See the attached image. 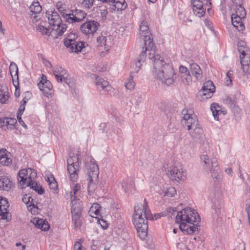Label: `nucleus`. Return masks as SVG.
<instances>
[{
  "mask_svg": "<svg viewBox=\"0 0 250 250\" xmlns=\"http://www.w3.org/2000/svg\"><path fill=\"white\" fill-rule=\"evenodd\" d=\"M147 55L148 58L152 60V72L156 79L167 85L172 84L176 79V75L172 65L167 62L160 55H155V51Z\"/></svg>",
  "mask_w": 250,
  "mask_h": 250,
  "instance_id": "obj_1",
  "label": "nucleus"
},
{
  "mask_svg": "<svg viewBox=\"0 0 250 250\" xmlns=\"http://www.w3.org/2000/svg\"><path fill=\"white\" fill-rule=\"evenodd\" d=\"M200 221V216L197 212L190 208H186L177 211L175 223L179 225L180 229L185 233H193L197 229V226L194 223H198Z\"/></svg>",
  "mask_w": 250,
  "mask_h": 250,
  "instance_id": "obj_2",
  "label": "nucleus"
},
{
  "mask_svg": "<svg viewBox=\"0 0 250 250\" xmlns=\"http://www.w3.org/2000/svg\"><path fill=\"white\" fill-rule=\"evenodd\" d=\"M150 215V210L146 199H144L143 204L135 206L133 223L137 229L138 236L142 240L145 239L147 235V220Z\"/></svg>",
  "mask_w": 250,
  "mask_h": 250,
  "instance_id": "obj_3",
  "label": "nucleus"
},
{
  "mask_svg": "<svg viewBox=\"0 0 250 250\" xmlns=\"http://www.w3.org/2000/svg\"><path fill=\"white\" fill-rule=\"evenodd\" d=\"M139 34L145 42V47L138 58L137 62L135 63L136 72H138L141 66L142 62H144L149 53L155 51L154 44L151 38L152 35L149 30L147 22L143 21L140 24Z\"/></svg>",
  "mask_w": 250,
  "mask_h": 250,
  "instance_id": "obj_4",
  "label": "nucleus"
},
{
  "mask_svg": "<svg viewBox=\"0 0 250 250\" xmlns=\"http://www.w3.org/2000/svg\"><path fill=\"white\" fill-rule=\"evenodd\" d=\"M182 114L183 115L182 124L184 127L188 130L191 138L196 141L202 138L204 131L195 114L191 110L187 109L183 110Z\"/></svg>",
  "mask_w": 250,
  "mask_h": 250,
  "instance_id": "obj_5",
  "label": "nucleus"
},
{
  "mask_svg": "<svg viewBox=\"0 0 250 250\" xmlns=\"http://www.w3.org/2000/svg\"><path fill=\"white\" fill-rule=\"evenodd\" d=\"M36 177L37 173L35 170L32 168L21 169L18 176L19 184L22 188L29 187L39 194H42L44 190L35 182Z\"/></svg>",
  "mask_w": 250,
  "mask_h": 250,
  "instance_id": "obj_6",
  "label": "nucleus"
},
{
  "mask_svg": "<svg viewBox=\"0 0 250 250\" xmlns=\"http://www.w3.org/2000/svg\"><path fill=\"white\" fill-rule=\"evenodd\" d=\"M179 73L182 83L186 85L191 84L192 82L200 81L203 77L202 70L196 63H191L189 69L184 65H180Z\"/></svg>",
  "mask_w": 250,
  "mask_h": 250,
  "instance_id": "obj_7",
  "label": "nucleus"
},
{
  "mask_svg": "<svg viewBox=\"0 0 250 250\" xmlns=\"http://www.w3.org/2000/svg\"><path fill=\"white\" fill-rule=\"evenodd\" d=\"M45 17L48 20V22L52 30L55 32L57 37L62 36L67 29V26L62 23L60 16L57 11L53 9L46 11Z\"/></svg>",
  "mask_w": 250,
  "mask_h": 250,
  "instance_id": "obj_8",
  "label": "nucleus"
},
{
  "mask_svg": "<svg viewBox=\"0 0 250 250\" xmlns=\"http://www.w3.org/2000/svg\"><path fill=\"white\" fill-rule=\"evenodd\" d=\"M89 162L86 164L88 168V191L90 195L93 193L97 188V183L99 175V168L95 164V160L92 158H89Z\"/></svg>",
  "mask_w": 250,
  "mask_h": 250,
  "instance_id": "obj_9",
  "label": "nucleus"
},
{
  "mask_svg": "<svg viewBox=\"0 0 250 250\" xmlns=\"http://www.w3.org/2000/svg\"><path fill=\"white\" fill-rule=\"evenodd\" d=\"M67 171L70 180L75 182L78 180L79 173V167L81 164L80 155L72 153L67 159Z\"/></svg>",
  "mask_w": 250,
  "mask_h": 250,
  "instance_id": "obj_10",
  "label": "nucleus"
},
{
  "mask_svg": "<svg viewBox=\"0 0 250 250\" xmlns=\"http://www.w3.org/2000/svg\"><path fill=\"white\" fill-rule=\"evenodd\" d=\"M77 36L74 33L69 34L65 39L64 45L69 48L72 52L78 53L83 51V49L87 45L85 42H76Z\"/></svg>",
  "mask_w": 250,
  "mask_h": 250,
  "instance_id": "obj_11",
  "label": "nucleus"
},
{
  "mask_svg": "<svg viewBox=\"0 0 250 250\" xmlns=\"http://www.w3.org/2000/svg\"><path fill=\"white\" fill-rule=\"evenodd\" d=\"M168 175L172 181L179 182L185 179L186 173L181 166H172L168 170Z\"/></svg>",
  "mask_w": 250,
  "mask_h": 250,
  "instance_id": "obj_12",
  "label": "nucleus"
},
{
  "mask_svg": "<svg viewBox=\"0 0 250 250\" xmlns=\"http://www.w3.org/2000/svg\"><path fill=\"white\" fill-rule=\"evenodd\" d=\"M38 85L43 94L47 98H51L54 93L53 86L50 81L46 80V77H42Z\"/></svg>",
  "mask_w": 250,
  "mask_h": 250,
  "instance_id": "obj_13",
  "label": "nucleus"
},
{
  "mask_svg": "<svg viewBox=\"0 0 250 250\" xmlns=\"http://www.w3.org/2000/svg\"><path fill=\"white\" fill-rule=\"evenodd\" d=\"M86 14L81 10L76 9L71 13L66 15V21L69 23L82 21L86 17Z\"/></svg>",
  "mask_w": 250,
  "mask_h": 250,
  "instance_id": "obj_14",
  "label": "nucleus"
},
{
  "mask_svg": "<svg viewBox=\"0 0 250 250\" xmlns=\"http://www.w3.org/2000/svg\"><path fill=\"white\" fill-rule=\"evenodd\" d=\"M99 26V23L98 22L90 21L82 24L80 26V30L83 34L86 35H93L98 30Z\"/></svg>",
  "mask_w": 250,
  "mask_h": 250,
  "instance_id": "obj_15",
  "label": "nucleus"
},
{
  "mask_svg": "<svg viewBox=\"0 0 250 250\" xmlns=\"http://www.w3.org/2000/svg\"><path fill=\"white\" fill-rule=\"evenodd\" d=\"M57 81L59 83H64L68 84L69 75L67 71L60 66H57L52 69Z\"/></svg>",
  "mask_w": 250,
  "mask_h": 250,
  "instance_id": "obj_16",
  "label": "nucleus"
},
{
  "mask_svg": "<svg viewBox=\"0 0 250 250\" xmlns=\"http://www.w3.org/2000/svg\"><path fill=\"white\" fill-rule=\"evenodd\" d=\"M215 90V86L211 81H208L204 83L200 93L203 96H206V98H210Z\"/></svg>",
  "mask_w": 250,
  "mask_h": 250,
  "instance_id": "obj_17",
  "label": "nucleus"
},
{
  "mask_svg": "<svg viewBox=\"0 0 250 250\" xmlns=\"http://www.w3.org/2000/svg\"><path fill=\"white\" fill-rule=\"evenodd\" d=\"M194 14L198 17H203L206 12V8L203 7L202 1L200 0H191Z\"/></svg>",
  "mask_w": 250,
  "mask_h": 250,
  "instance_id": "obj_18",
  "label": "nucleus"
},
{
  "mask_svg": "<svg viewBox=\"0 0 250 250\" xmlns=\"http://www.w3.org/2000/svg\"><path fill=\"white\" fill-rule=\"evenodd\" d=\"M95 84L97 86H100L107 94H110L113 89L109 83L100 77H97L95 79Z\"/></svg>",
  "mask_w": 250,
  "mask_h": 250,
  "instance_id": "obj_19",
  "label": "nucleus"
},
{
  "mask_svg": "<svg viewBox=\"0 0 250 250\" xmlns=\"http://www.w3.org/2000/svg\"><path fill=\"white\" fill-rule=\"evenodd\" d=\"M16 124H17V120L14 118L8 117L0 118V127L4 129L13 128Z\"/></svg>",
  "mask_w": 250,
  "mask_h": 250,
  "instance_id": "obj_20",
  "label": "nucleus"
},
{
  "mask_svg": "<svg viewBox=\"0 0 250 250\" xmlns=\"http://www.w3.org/2000/svg\"><path fill=\"white\" fill-rule=\"evenodd\" d=\"M240 59L241 69L244 75L248 76L250 74V55H247L244 57L241 56Z\"/></svg>",
  "mask_w": 250,
  "mask_h": 250,
  "instance_id": "obj_21",
  "label": "nucleus"
},
{
  "mask_svg": "<svg viewBox=\"0 0 250 250\" xmlns=\"http://www.w3.org/2000/svg\"><path fill=\"white\" fill-rule=\"evenodd\" d=\"M13 186L12 180L8 176H0V189L9 191Z\"/></svg>",
  "mask_w": 250,
  "mask_h": 250,
  "instance_id": "obj_22",
  "label": "nucleus"
},
{
  "mask_svg": "<svg viewBox=\"0 0 250 250\" xmlns=\"http://www.w3.org/2000/svg\"><path fill=\"white\" fill-rule=\"evenodd\" d=\"M32 222L36 228L41 229L42 230L46 231L49 229V225L45 220L35 217Z\"/></svg>",
  "mask_w": 250,
  "mask_h": 250,
  "instance_id": "obj_23",
  "label": "nucleus"
},
{
  "mask_svg": "<svg viewBox=\"0 0 250 250\" xmlns=\"http://www.w3.org/2000/svg\"><path fill=\"white\" fill-rule=\"evenodd\" d=\"M10 154L7 153L6 149L0 150V164L8 166L12 164V159L9 157Z\"/></svg>",
  "mask_w": 250,
  "mask_h": 250,
  "instance_id": "obj_24",
  "label": "nucleus"
},
{
  "mask_svg": "<svg viewBox=\"0 0 250 250\" xmlns=\"http://www.w3.org/2000/svg\"><path fill=\"white\" fill-rule=\"evenodd\" d=\"M71 213L72 214V221L76 228L80 226V211L79 210L77 209L73 206L71 208Z\"/></svg>",
  "mask_w": 250,
  "mask_h": 250,
  "instance_id": "obj_25",
  "label": "nucleus"
},
{
  "mask_svg": "<svg viewBox=\"0 0 250 250\" xmlns=\"http://www.w3.org/2000/svg\"><path fill=\"white\" fill-rule=\"evenodd\" d=\"M232 24L238 31H243L245 29V26L242 22L244 18L240 17H231Z\"/></svg>",
  "mask_w": 250,
  "mask_h": 250,
  "instance_id": "obj_26",
  "label": "nucleus"
},
{
  "mask_svg": "<svg viewBox=\"0 0 250 250\" xmlns=\"http://www.w3.org/2000/svg\"><path fill=\"white\" fill-rule=\"evenodd\" d=\"M246 12L245 8L242 6V4H239L236 5L235 9V12L232 13L231 17H240L241 18H245Z\"/></svg>",
  "mask_w": 250,
  "mask_h": 250,
  "instance_id": "obj_27",
  "label": "nucleus"
},
{
  "mask_svg": "<svg viewBox=\"0 0 250 250\" xmlns=\"http://www.w3.org/2000/svg\"><path fill=\"white\" fill-rule=\"evenodd\" d=\"M122 186L123 188H124L126 193H127L130 191H132L134 187V185L132 181L129 178H126L124 180L122 183Z\"/></svg>",
  "mask_w": 250,
  "mask_h": 250,
  "instance_id": "obj_28",
  "label": "nucleus"
},
{
  "mask_svg": "<svg viewBox=\"0 0 250 250\" xmlns=\"http://www.w3.org/2000/svg\"><path fill=\"white\" fill-rule=\"evenodd\" d=\"M238 50L240 53V57L246 56L247 55H250L248 53L247 48L246 47V43L243 41H239L237 43Z\"/></svg>",
  "mask_w": 250,
  "mask_h": 250,
  "instance_id": "obj_29",
  "label": "nucleus"
},
{
  "mask_svg": "<svg viewBox=\"0 0 250 250\" xmlns=\"http://www.w3.org/2000/svg\"><path fill=\"white\" fill-rule=\"evenodd\" d=\"M210 110L215 119L218 120V115L222 112L221 108L219 104L213 103L210 105Z\"/></svg>",
  "mask_w": 250,
  "mask_h": 250,
  "instance_id": "obj_30",
  "label": "nucleus"
},
{
  "mask_svg": "<svg viewBox=\"0 0 250 250\" xmlns=\"http://www.w3.org/2000/svg\"><path fill=\"white\" fill-rule=\"evenodd\" d=\"M81 189V186L79 184H76L73 188V190L70 192V196L71 198V203L73 205L74 203L77 199L78 191Z\"/></svg>",
  "mask_w": 250,
  "mask_h": 250,
  "instance_id": "obj_31",
  "label": "nucleus"
},
{
  "mask_svg": "<svg viewBox=\"0 0 250 250\" xmlns=\"http://www.w3.org/2000/svg\"><path fill=\"white\" fill-rule=\"evenodd\" d=\"M111 2L114 3L113 6L117 11L125 10L127 6L125 0H112Z\"/></svg>",
  "mask_w": 250,
  "mask_h": 250,
  "instance_id": "obj_32",
  "label": "nucleus"
},
{
  "mask_svg": "<svg viewBox=\"0 0 250 250\" xmlns=\"http://www.w3.org/2000/svg\"><path fill=\"white\" fill-rule=\"evenodd\" d=\"M101 208V207L100 204L94 203L90 208L89 213L93 217H94V215H99L100 213Z\"/></svg>",
  "mask_w": 250,
  "mask_h": 250,
  "instance_id": "obj_33",
  "label": "nucleus"
},
{
  "mask_svg": "<svg viewBox=\"0 0 250 250\" xmlns=\"http://www.w3.org/2000/svg\"><path fill=\"white\" fill-rule=\"evenodd\" d=\"M9 98V93L7 88L5 87L0 88V102L1 103H5Z\"/></svg>",
  "mask_w": 250,
  "mask_h": 250,
  "instance_id": "obj_34",
  "label": "nucleus"
},
{
  "mask_svg": "<svg viewBox=\"0 0 250 250\" xmlns=\"http://www.w3.org/2000/svg\"><path fill=\"white\" fill-rule=\"evenodd\" d=\"M56 6L58 11L66 20V15L69 14V13H67L66 5L61 1H59L56 3Z\"/></svg>",
  "mask_w": 250,
  "mask_h": 250,
  "instance_id": "obj_35",
  "label": "nucleus"
},
{
  "mask_svg": "<svg viewBox=\"0 0 250 250\" xmlns=\"http://www.w3.org/2000/svg\"><path fill=\"white\" fill-rule=\"evenodd\" d=\"M30 9L33 13L38 14L41 12L42 8L38 1H34L30 6Z\"/></svg>",
  "mask_w": 250,
  "mask_h": 250,
  "instance_id": "obj_36",
  "label": "nucleus"
},
{
  "mask_svg": "<svg viewBox=\"0 0 250 250\" xmlns=\"http://www.w3.org/2000/svg\"><path fill=\"white\" fill-rule=\"evenodd\" d=\"M9 205L6 206H1L0 205V219H7V215L8 214V209Z\"/></svg>",
  "mask_w": 250,
  "mask_h": 250,
  "instance_id": "obj_37",
  "label": "nucleus"
},
{
  "mask_svg": "<svg viewBox=\"0 0 250 250\" xmlns=\"http://www.w3.org/2000/svg\"><path fill=\"white\" fill-rule=\"evenodd\" d=\"M126 89L132 90L134 89L135 83L134 82L133 78L131 76L127 79V82L125 84Z\"/></svg>",
  "mask_w": 250,
  "mask_h": 250,
  "instance_id": "obj_38",
  "label": "nucleus"
},
{
  "mask_svg": "<svg viewBox=\"0 0 250 250\" xmlns=\"http://www.w3.org/2000/svg\"><path fill=\"white\" fill-rule=\"evenodd\" d=\"M120 132L121 130L119 129H115L109 133L108 137L109 139H112L113 140H118V135L120 133Z\"/></svg>",
  "mask_w": 250,
  "mask_h": 250,
  "instance_id": "obj_39",
  "label": "nucleus"
},
{
  "mask_svg": "<svg viewBox=\"0 0 250 250\" xmlns=\"http://www.w3.org/2000/svg\"><path fill=\"white\" fill-rule=\"evenodd\" d=\"M47 182L50 189L55 190L57 188V183L53 177H48Z\"/></svg>",
  "mask_w": 250,
  "mask_h": 250,
  "instance_id": "obj_40",
  "label": "nucleus"
},
{
  "mask_svg": "<svg viewBox=\"0 0 250 250\" xmlns=\"http://www.w3.org/2000/svg\"><path fill=\"white\" fill-rule=\"evenodd\" d=\"M211 213L214 217H219L221 213L220 205L214 206L212 208Z\"/></svg>",
  "mask_w": 250,
  "mask_h": 250,
  "instance_id": "obj_41",
  "label": "nucleus"
},
{
  "mask_svg": "<svg viewBox=\"0 0 250 250\" xmlns=\"http://www.w3.org/2000/svg\"><path fill=\"white\" fill-rule=\"evenodd\" d=\"M176 193V190L174 187H169L167 188L166 192H165V195L169 197H173Z\"/></svg>",
  "mask_w": 250,
  "mask_h": 250,
  "instance_id": "obj_42",
  "label": "nucleus"
},
{
  "mask_svg": "<svg viewBox=\"0 0 250 250\" xmlns=\"http://www.w3.org/2000/svg\"><path fill=\"white\" fill-rule=\"evenodd\" d=\"M175 208L172 207L168 208L167 209L166 211H163L162 212V215L163 216H168L169 217L171 216L172 214H173L174 212H176Z\"/></svg>",
  "mask_w": 250,
  "mask_h": 250,
  "instance_id": "obj_43",
  "label": "nucleus"
},
{
  "mask_svg": "<svg viewBox=\"0 0 250 250\" xmlns=\"http://www.w3.org/2000/svg\"><path fill=\"white\" fill-rule=\"evenodd\" d=\"M219 169L211 168V175L214 180H218L220 178Z\"/></svg>",
  "mask_w": 250,
  "mask_h": 250,
  "instance_id": "obj_44",
  "label": "nucleus"
},
{
  "mask_svg": "<svg viewBox=\"0 0 250 250\" xmlns=\"http://www.w3.org/2000/svg\"><path fill=\"white\" fill-rule=\"evenodd\" d=\"M94 0H81L82 6L86 8H90L93 4Z\"/></svg>",
  "mask_w": 250,
  "mask_h": 250,
  "instance_id": "obj_45",
  "label": "nucleus"
},
{
  "mask_svg": "<svg viewBox=\"0 0 250 250\" xmlns=\"http://www.w3.org/2000/svg\"><path fill=\"white\" fill-rule=\"evenodd\" d=\"M233 75V71L232 70L229 71L226 75L225 81L226 85L229 86L231 84L232 81L231 79V76Z\"/></svg>",
  "mask_w": 250,
  "mask_h": 250,
  "instance_id": "obj_46",
  "label": "nucleus"
},
{
  "mask_svg": "<svg viewBox=\"0 0 250 250\" xmlns=\"http://www.w3.org/2000/svg\"><path fill=\"white\" fill-rule=\"evenodd\" d=\"M9 70L10 72L11 75H13L14 74L18 73V68L16 64L14 62H11L10 67Z\"/></svg>",
  "mask_w": 250,
  "mask_h": 250,
  "instance_id": "obj_47",
  "label": "nucleus"
},
{
  "mask_svg": "<svg viewBox=\"0 0 250 250\" xmlns=\"http://www.w3.org/2000/svg\"><path fill=\"white\" fill-rule=\"evenodd\" d=\"M99 10L100 11L101 17L103 18H105L108 13L106 8L104 6H100L99 7Z\"/></svg>",
  "mask_w": 250,
  "mask_h": 250,
  "instance_id": "obj_48",
  "label": "nucleus"
},
{
  "mask_svg": "<svg viewBox=\"0 0 250 250\" xmlns=\"http://www.w3.org/2000/svg\"><path fill=\"white\" fill-rule=\"evenodd\" d=\"M201 160L206 165V167L209 168L210 167L209 159L207 155H202L201 156Z\"/></svg>",
  "mask_w": 250,
  "mask_h": 250,
  "instance_id": "obj_49",
  "label": "nucleus"
},
{
  "mask_svg": "<svg viewBox=\"0 0 250 250\" xmlns=\"http://www.w3.org/2000/svg\"><path fill=\"white\" fill-rule=\"evenodd\" d=\"M26 101L24 99H23L21 101L17 115L21 116V115L22 114L25 109V104H26Z\"/></svg>",
  "mask_w": 250,
  "mask_h": 250,
  "instance_id": "obj_50",
  "label": "nucleus"
},
{
  "mask_svg": "<svg viewBox=\"0 0 250 250\" xmlns=\"http://www.w3.org/2000/svg\"><path fill=\"white\" fill-rule=\"evenodd\" d=\"M12 79V82L13 85L15 87H18L19 83V76H18V73L17 74H14L13 75H11Z\"/></svg>",
  "mask_w": 250,
  "mask_h": 250,
  "instance_id": "obj_51",
  "label": "nucleus"
},
{
  "mask_svg": "<svg viewBox=\"0 0 250 250\" xmlns=\"http://www.w3.org/2000/svg\"><path fill=\"white\" fill-rule=\"evenodd\" d=\"M106 38L105 36H101L97 37V42L101 44V45H106Z\"/></svg>",
  "mask_w": 250,
  "mask_h": 250,
  "instance_id": "obj_52",
  "label": "nucleus"
},
{
  "mask_svg": "<svg viewBox=\"0 0 250 250\" xmlns=\"http://www.w3.org/2000/svg\"><path fill=\"white\" fill-rule=\"evenodd\" d=\"M210 162L211 164V168L219 169V166L216 158H211L210 160Z\"/></svg>",
  "mask_w": 250,
  "mask_h": 250,
  "instance_id": "obj_53",
  "label": "nucleus"
},
{
  "mask_svg": "<svg viewBox=\"0 0 250 250\" xmlns=\"http://www.w3.org/2000/svg\"><path fill=\"white\" fill-rule=\"evenodd\" d=\"M30 199H31L32 201H33V199L29 195L25 194L22 198V201L25 204L30 203Z\"/></svg>",
  "mask_w": 250,
  "mask_h": 250,
  "instance_id": "obj_54",
  "label": "nucleus"
},
{
  "mask_svg": "<svg viewBox=\"0 0 250 250\" xmlns=\"http://www.w3.org/2000/svg\"><path fill=\"white\" fill-rule=\"evenodd\" d=\"M74 250H86L80 242H77L74 246Z\"/></svg>",
  "mask_w": 250,
  "mask_h": 250,
  "instance_id": "obj_55",
  "label": "nucleus"
},
{
  "mask_svg": "<svg viewBox=\"0 0 250 250\" xmlns=\"http://www.w3.org/2000/svg\"><path fill=\"white\" fill-rule=\"evenodd\" d=\"M99 224L103 229H106L108 227V224L107 222L103 219H100L98 220Z\"/></svg>",
  "mask_w": 250,
  "mask_h": 250,
  "instance_id": "obj_56",
  "label": "nucleus"
},
{
  "mask_svg": "<svg viewBox=\"0 0 250 250\" xmlns=\"http://www.w3.org/2000/svg\"><path fill=\"white\" fill-rule=\"evenodd\" d=\"M0 205L1 206H6V205H9V204L6 198H1L0 199Z\"/></svg>",
  "mask_w": 250,
  "mask_h": 250,
  "instance_id": "obj_57",
  "label": "nucleus"
},
{
  "mask_svg": "<svg viewBox=\"0 0 250 250\" xmlns=\"http://www.w3.org/2000/svg\"><path fill=\"white\" fill-rule=\"evenodd\" d=\"M20 115H17V118L18 119L19 123L25 128H27V125L25 124L23 121L21 119V117H20Z\"/></svg>",
  "mask_w": 250,
  "mask_h": 250,
  "instance_id": "obj_58",
  "label": "nucleus"
},
{
  "mask_svg": "<svg viewBox=\"0 0 250 250\" xmlns=\"http://www.w3.org/2000/svg\"><path fill=\"white\" fill-rule=\"evenodd\" d=\"M225 172L226 173H227L229 175L232 176L233 171L231 168H227L225 169Z\"/></svg>",
  "mask_w": 250,
  "mask_h": 250,
  "instance_id": "obj_59",
  "label": "nucleus"
},
{
  "mask_svg": "<svg viewBox=\"0 0 250 250\" xmlns=\"http://www.w3.org/2000/svg\"><path fill=\"white\" fill-rule=\"evenodd\" d=\"M33 201H32L31 199H30V204L28 207L27 208L28 210H31L33 208H34L35 205L33 203Z\"/></svg>",
  "mask_w": 250,
  "mask_h": 250,
  "instance_id": "obj_60",
  "label": "nucleus"
},
{
  "mask_svg": "<svg viewBox=\"0 0 250 250\" xmlns=\"http://www.w3.org/2000/svg\"><path fill=\"white\" fill-rule=\"evenodd\" d=\"M161 216H163L162 215V212L161 213L155 214L154 216L152 217V219L153 220H157L160 218Z\"/></svg>",
  "mask_w": 250,
  "mask_h": 250,
  "instance_id": "obj_61",
  "label": "nucleus"
},
{
  "mask_svg": "<svg viewBox=\"0 0 250 250\" xmlns=\"http://www.w3.org/2000/svg\"><path fill=\"white\" fill-rule=\"evenodd\" d=\"M15 88H16V91H15V95L16 97H18L20 95V90L19 89L18 90V87H16Z\"/></svg>",
  "mask_w": 250,
  "mask_h": 250,
  "instance_id": "obj_62",
  "label": "nucleus"
},
{
  "mask_svg": "<svg viewBox=\"0 0 250 250\" xmlns=\"http://www.w3.org/2000/svg\"><path fill=\"white\" fill-rule=\"evenodd\" d=\"M46 66L47 67H50V68H52V69H54L53 68L52 64L48 61L46 62Z\"/></svg>",
  "mask_w": 250,
  "mask_h": 250,
  "instance_id": "obj_63",
  "label": "nucleus"
},
{
  "mask_svg": "<svg viewBox=\"0 0 250 250\" xmlns=\"http://www.w3.org/2000/svg\"><path fill=\"white\" fill-rule=\"evenodd\" d=\"M177 229H173V232L175 234H176L177 233Z\"/></svg>",
  "mask_w": 250,
  "mask_h": 250,
  "instance_id": "obj_64",
  "label": "nucleus"
}]
</instances>
